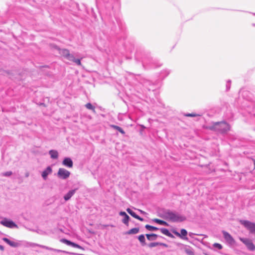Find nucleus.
<instances>
[{"mask_svg":"<svg viewBox=\"0 0 255 255\" xmlns=\"http://www.w3.org/2000/svg\"><path fill=\"white\" fill-rule=\"evenodd\" d=\"M208 128L211 130L224 134L230 130V126L227 122L223 121L213 123L208 127Z\"/></svg>","mask_w":255,"mask_h":255,"instance_id":"nucleus-1","label":"nucleus"},{"mask_svg":"<svg viewBox=\"0 0 255 255\" xmlns=\"http://www.w3.org/2000/svg\"><path fill=\"white\" fill-rule=\"evenodd\" d=\"M205 254V255H208L207 254Z\"/></svg>","mask_w":255,"mask_h":255,"instance_id":"nucleus-41","label":"nucleus"},{"mask_svg":"<svg viewBox=\"0 0 255 255\" xmlns=\"http://www.w3.org/2000/svg\"><path fill=\"white\" fill-rule=\"evenodd\" d=\"M0 218H1V217H0Z\"/></svg>","mask_w":255,"mask_h":255,"instance_id":"nucleus-42","label":"nucleus"},{"mask_svg":"<svg viewBox=\"0 0 255 255\" xmlns=\"http://www.w3.org/2000/svg\"><path fill=\"white\" fill-rule=\"evenodd\" d=\"M0 223L3 226L9 228H17V226L12 221L9 220L6 218H4L2 221H0Z\"/></svg>","mask_w":255,"mask_h":255,"instance_id":"nucleus-7","label":"nucleus"},{"mask_svg":"<svg viewBox=\"0 0 255 255\" xmlns=\"http://www.w3.org/2000/svg\"><path fill=\"white\" fill-rule=\"evenodd\" d=\"M240 240L246 246L250 251H254L255 250V246L251 240L247 238H240Z\"/></svg>","mask_w":255,"mask_h":255,"instance_id":"nucleus-6","label":"nucleus"},{"mask_svg":"<svg viewBox=\"0 0 255 255\" xmlns=\"http://www.w3.org/2000/svg\"><path fill=\"white\" fill-rule=\"evenodd\" d=\"M77 189H78L77 188H75L74 189L70 190L67 194H66L63 197L65 201H67L71 199V198L76 193Z\"/></svg>","mask_w":255,"mask_h":255,"instance_id":"nucleus-13","label":"nucleus"},{"mask_svg":"<svg viewBox=\"0 0 255 255\" xmlns=\"http://www.w3.org/2000/svg\"><path fill=\"white\" fill-rule=\"evenodd\" d=\"M173 233L176 236L184 239V240H188V238L186 237L187 235V232L185 229H182L180 231V233H178L177 231L174 230L172 231Z\"/></svg>","mask_w":255,"mask_h":255,"instance_id":"nucleus-9","label":"nucleus"},{"mask_svg":"<svg viewBox=\"0 0 255 255\" xmlns=\"http://www.w3.org/2000/svg\"><path fill=\"white\" fill-rule=\"evenodd\" d=\"M4 247L2 245H0V250L2 251L4 250Z\"/></svg>","mask_w":255,"mask_h":255,"instance_id":"nucleus-36","label":"nucleus"},{"mask_svg":"<svg viewBox=\"0 0 255 255\" xmlns=\"http://www.w3.org/2000/svg\"><path fill=\"white\" fill-rule=\"evenodd\" d=\"M157 246H159V242L151 243L149 244L148 245V246L150 248L156 247Z\"/></svg>","mask_w":255,"mask_h":255,"instance_id":"nucleus-28","label":"nucleus"},{"mask_svg":"<svg viewBox=\"0 0 255 255\" xmlns=\"http://www.w3.org/2000/svg\"><path fill=\"white\" fill-rule=\"evenodd\" d=\"M130 221L129 217L127 215L126 216L124 217V218L122 220V222L125 224L126 226H128V222Z\"/></svg>","mask_w":255,"mask_h":255,"instance_id":"nucleus-24","label":"nucleus"},{"mask_svg":"<svg viewBox=\"0 0 255 255\" xmlns=\"http://www.w3.org/2000/svg\"><path fill=\"white\" fill-rule=\"evenodd\" d=\"M153 221L156 223H158L160 225H164V226H169V224L166 222L165 221H164L163 220H159V219H154L153 220Z\"/></svg>","mask_w":255,"mask_h":255,"instance_id":"nucleus-21","label":"nucleus"},{"mask_svg":"<svg viewBox=\"0 0 255 255\" xmlns=\"http://www.w3.org/2000/svg\"><path fill=\"white\" fill-rule=\"evenodd\" d=\"M127 211L128 214H129L131 216L134 217L135 219H137L139 220V221H143L144 219L141 217H140L139 216L136 215L135 212H134L130 208H127Z\"/></svg>","mask_w":255,"mask_h":255,"instance_id":"nucleus-15","label":"nucleus"},{"mask_svg":"<svg viewBox=\"0 0 255 255\" xmlns=\"http://www.w3.org/2000/svg\"><path fill=\"white\" fill-rule=\"evenodd\" d=\"M111 127H112L114 129H117V130H118L119 132H120L123 134H125V132L124 131V130L121 127H120L118 126L112 125H111Z\"/></svg>","mask_w":255,"mask_h":255,"instance_id":"nucleus-22","label":"nucleus"},{"mask_svg":"<svg viewBox=\"0 0 255 255\" xmlns=\"http://www.w3.org/2000/svg\"><path fill=\"white\" fill-rule=\"evenodd\" d=\"M75 57H74V55L72 54H71L70 53L68 55L67 57H66V59L73 62L74 60Z\"/></svg>","mask_w":255,"mask_h":255,"instance_id":"nucleus-26","label":"nucleus"},{"mask_svg":"<svg viewBox=\"0 0 255 255\" xmlns=\"http://www.w3.org/2000/svg\"><path fill=\"white\" fill-rule=\"evenodd\" d=\"M241 224L243 225L250 233L255 234V223L247 220H241Z\"/></svg>","mask_w":255,"mask_h":255,"instance_id":"nucleus-3","label":"nucleus"},{"mask_svg":"<svg viewBox=\"0 0 255 255\" xmlns=\"http://www.w3.org/2000/svg\"><path fill=\"white\" fill-rule=\"evenodd\" d=\"M12 172L11 171H7L2 174V175L4 176H9L12 175Z\"/></svg>","mask_w":255,"mask_h":255,"instance_id":"nucleus-31","label":"nucleus"},{"mask_svg":"<svg viewBox=\"0 0 255 255\" xmlns=\"http://www.w3.org/2000/svg\"><path fill=\"white\" fill-rule=\"evenodd\" d=\"M29 173L28 172H27L25 173V177H28L29 176Z\"/></svg>","mask_w":255,"mask_h":255,"instance_id":"nucleus-39","label":"nucleus"},{"mask_svg":"<svg viewBox=\"0 0 255 255\" xmlns=\"http://www.w3.org/2000/svg\"><path fill=\"white\" fill-rule=\"evenodd\" d=\"M138 239L141 244L142 246L145 245V239L144 236L143 235H140V236H139L138 237Z\"/></svg>","mask_w":255,"mask_h":255,"instance_id":"nucleus-23","label":"nucleus"},{"mask_svg":"<svg viewBox=\"0 0 255 255\" xmlns=\"http://www.w3.org/2000/svg\"><path fill=\"white\" fill-rule=\"evenodd\" d=\"M52 172V169L51 166H49L42 172L41 176L43 179L46 180L48 175L51 174Z\"/></svg>","mask_w":255,"mask_h":255,"instance_id":"nucleus-11","label":"nucleus"},{"mask_svg":"<svg viewBox=\"0 0 255 255\" xmlns=\"http://www.w3.org/2000/svg\"><path fill=\"white\" fill-rule=\"evenodd\" d=\"M119 215H120V216H124V217H125V216H126V215H127V214H126V212H123V211H121V212H120V213H119Z\"/></svg>","mask_w":255,"mask_h":255,"instance_id":"nucleus-33","label":"nucleus"},{"mask_svg":"<svg viewBox=\"0 0 255 255\" xmlns=\"http://www.w3.org/2000/svg\"><path fill=\"white\" fill-rule=\"evenodd\" d=\"M147 239L149 241H154L156 239L158 236L155 234H146L145 235Z\"/></svg>","mask_w":255,"mask_h":255,"instance_id":"nucleus-19","label":"nucleus"},{"mask_svg":"<svg viewBox=\"0 0 255 255\" xmlns=\"http://www.w3.org/2000/svg\"><path fill=\"white\" fill-rule=\"evenodd\" d=\"M159 246H163V247H168V245L165 243H159Z\"/></svg>","mask_w":255,"mask_h":255,"instance_id":"nucleus-35","label":"nucleus"},{"mask_svg":"<svg viewBox=\"0 0 255 255\" xmlns=\"http://www.w3.org/2000/svg\"><path fill=\"white\" fill-rule=\"evenodd\" d=\"M139 231V229L138 228H134L128 230L126 234L128 235L136 234H137Z\"/></svg>","mask_w":255,"mask_h":255,"instance_id":"nucleus-20","label":"nucleus"},{"mask_svg":"<svg viewBox=\"0 0 255 255\" xmlns=\"http://www.w3.org/2000/svg\"><path fill=\"white\" fill-rule=\"evenodd\" d=\"M145 228L147 230L150 231H156V230H159V229L158 228L153 227V226H150L149 225H146L145 226Z\"/></svg>","mask_w":255,"mask_h":255,"instance_id":"nucleus-25","label":"nucleus"},{"mask_svg":"<svg viewBox=\"0 0 255 255\" xmlns=\"http://www.w3.org/2000/svg\"><path fill=\"white\" fill-rule=\"evenodd\" d=\"M222 233L224 239L228 244L231 245L235 244V241L229 233L225 231H223Z\"/></svg>","mask_w":255,"mask_h":255,"instance_id":"nucleus-8","label":"nucleus"},{"mask_svg":"<svg viewBox=\"0 0 255 255\" xmlns=\"http://www.w3.org/2000/svg\"><path fill=\"white\" fill-rule=\"evenodd\" d=\"M2 240L8 245H9L10 247L13 248H16L21 245L19 242H15L13 241H11L6 238H3Z\"/></svg>","mask_w":255,"mask_h":255,"instance_id":"nucleus-12","label":"nucleus"},{"mask_svg":"<svg viewBox=\"0 0 255 255\" xmlns=\"http://www.w3.org/2000/svg\"><path fill=\"white\" fill-rule=\"evenodd\" d=\"M231 83V81L229 80L228 81V83H227V85H226L227 90H229L230 88V85L229 84V83Z\"/></svg>","mask_w":255,"mask_h":255,"instance_id":"nucleus-34","label":"nucleus"},{"mask_svg":"<svg viewBox=\"0 0 255 255\" xmlns=\"http://www.w3.org/2000/svg\"><path fill=\"white\" fill-rule=\"evenodd\" d=\"M73 62L75 63L76 65L78 66H81L82 65L80 59L75 58Z\"/></svg>","mask_w":255,"mask_h":255,"instance_id":"nucleus-29","label":"nucleus"},{"mask_svg":"<svg viewBox=\"0 0 255 255\" xmlns=\"http://www.w3.org/2000/svg\"><path fill=\"white\" fill-rule=\"evenodd\" d=\"M197 116V115L193 114V113L187 114L185 115V116H186V117H196Z\"/></svg>","mask_w":255,"mask_h":255,"instance_id":"nucleus-32","label":"nucleus"},{"mask_svg":"<svg viewBox=\"0 0 255 255\" xmlns=\"http://www.w3.org/2000/svg\"><path fill=\"white\" fill-rule=\"evenodd\" d=\"M254 165H255V160H254Z\"/></svg>","mask_w":255,"mask_h":255,"instance_id":"nucleus-40","label":"nucleus"},{"mask_svg":"<svg viewBox=\"0 0 255 255\" xmlns=\"http://www.w3.org/2000/svg\"><path fill=\"white\" fill-rule=\"evenodd\" d=\"M62 164L66 167L71 168L73 167V162L70 158L65 157L62 161Z\"/></svg>","mask_w":255,"mask_h":255,"instance_id":"nucleus-14","label":"nucleus"},{"mask_svg":"<svg viewBox=\"0 0 255 255\" xmlns=\"http://www.w3.org/2000/svg\"><path fill=\"white\" fill-rule=\"evenodd\" d=\"M25 247H32V248L35 247H39L41 248L45 249H46V250H48L49 251H55V252H64V251H62L60 250L54 249L53 248H50V247H47L45 246L41 245L39 244H37L33 243H30V242L27 243L25 245Z\"/></svg>","mask_w":255,"mask_h":255,"instance_id":"nucleus-4","label":"nucleus"},{"mask_svg":"<svg viewBox=\"0 0 255 255\" xmlns=\"http://www.w3.org/2000/svg\"><path fill=\"white\" fill-rule=\"evenodd\" d=\"M164 218L172 222H181L186 220V217L178 213L169 210H165L163 213Z\"/></svg>","mask_w":255,"mask_h":255,"instance_id":"nucleus-2","label":"nucleus"},{"mask_svg":"<svg viewBox=\"0 0 255 255\" xmlns=\"http://www.w3.org/2000/svg\"><path fill=\"white\" fill-rule=\"evenodd\" d=\"M213 247L218 248L219 250H221L223 248L222 245L219 243H214L213 244Z\"/></svg>","mask_w":255,"mask_h":255,"instance_id":"nucleus-30","label":"nucleus"},{"mask_svg":"<svg viewBox=\"0 0 255 255\" xmlns=\"http://www.w3.org/2000/svg\"><path fill=\"white\" fill-rule=\"evenodd\" d=\"M60 242L66 244L68 246H72L74 248H79V249H80L82 250H84V248L80 246V245H79L75 243L72 242L67 239H62L60 240Z\"/></svg>","mask_w":255,"mask_h":255,"instance_id":"nucleus-10","label":"nucleus"},{"mask_svg":"<svg viewBox=\"0 0 255 255\" xmlns=\"http://www.w3.org/2000/svg\"><path fill=\"white\" fill-rule=\"evenodd\" d=\"M187 253L189 255H193V252H188V251H187Z\"/></svg>","mask_w":255,"mask_h":255,"instance_id":"nucleus-37","label":"nucleus"},{"mask_svg":"<svg viewBox=\"0 0 255 255\" xmlns=\"http://www.w3.org/2000/svg\"><path fill=\"white\" fill-rule=\"evenodd\" d=\"M85 107H86V108H87L88 109H89V110H93L94 111L95 110V108L90 103H87V104H86L85 105Z\"/></svg>","mask_w":255,"mask_h":255,"instance_id":"nucleus-27","label":"nucleus"},{"mask_svg":"<svg viewBox=\"0 0 255 255\" xmlns=\"http://www.w3.org/2000/svg\"><path fill=\"white\" fill-rule=\"evenodd\" d=\"M70 175V172L63 168H60L57 172V176L62 179H66Z\"/></svg>","mask_w":255,"mask_h":255,"instance_id":"nucleus-5","label":"nucleus"},{"mask_svg":"<svg viewBox=\"0 0 255 255\" xmlns=\"http://www.w3.org/2000/svg\"><path fill=\"white\" fill-rule=\"evenodd\" d=\"M138 211H139L141 213H142V214H145V212H144V211H142V210H141L138 209Z\"/></svg>","mask_w":255,"mask_h":255,"instance_id":"nucleus-38","label":"nucleus"},{"mask_svg":"<svg viewBox=\"0 0 255 255\" xmlns=\"http://www.w3.org/2000/svg\"><path fill=\"white\" fill-rule=\"evenodd\" d=\"M160 230L161 231V232L164 235L169 237H170V238H173L174 236H173L172 234H171L169 231H168V230H167V229H165V228H161L160 229Z\"/></svg>","mask_w":255,"mask_h":255,"instance_id":"nucleus-18","label":"nucleus"},{"mask_svg":"<svg viewBox=\"0 0 255 255\" xmlns=\"http://www.w3.org/2000/svg\"><path fill=\"white\" fill-rule=\"evenodd\" d=\"M59 53L66 59L70 51L67 49H59Z\"/></svg>","mask_w":255,"mask_h":255,"instance_id":"nucleus-17","label":"nucleus"},{"mask_svg":"<svg viewBox=\"0 0 255 255\" xmlns=\"http://www.w3.org/2000/svg\"><path fill=\"white\" fill-rule=\"evenodd\" d=\"M49 154L52 159H57L58 157V152L56 150H50L49 151Z\"/></svg>","mask_w":255,"mask_h":255,"instance_id":"nucleus-16","label":"nucleus"}]
</instances>
